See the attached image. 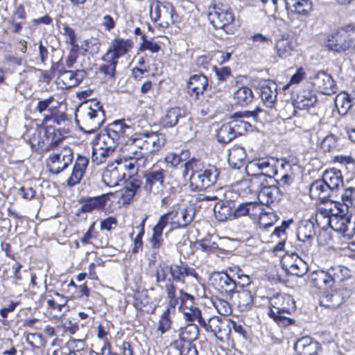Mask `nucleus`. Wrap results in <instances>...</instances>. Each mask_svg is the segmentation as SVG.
Returning <instances> with one entry per match:
<instances>
[{"label":"nucleus","mask_w":355,"mask_h":355,"mask_svg":"<svg viewBox=\"0 0 355 355\" xmlns=\"http://www.w3.org/2000/svg\"><path fill=\"white\" fill-rule=\"evenodd\" d=\"M187 85L190 89H207L208 79L201 73H196L190 77Z\"/></svg>","instance_id":"57"},{"label":"nucleus","mask_w":355,"mask_h":355,"mask_svg":"<svg viewBox=\"0 0 355 355\" xmlns=\"http://www.w3.org/2000/svg\"><path fill=\"white\" fill-rule=\"evenodd\" d=\"M321 148L324 152H331L338 147V138L333 134L327 135L321 141Z\"/></svg>","instance_id":"63"},{"label":"nucleus","mask_w":355,"mask_h":355,"mask_svg":"<svg viewBox=\"0 0 355 355\" xmlns=\"http://www.w3.org/2000/svg\"><path fill=\"white\" fill-rule=\"evenodd\" d=\"M183 313L185 318L188 321H197L198 323L201 325L205 320V317L202 315L201 311L195 306H192L188 309L187 311L183 309Z\"/></svg>","instance_id":"61"},{"label":"nucleus","mask_w":355,"mask_h":355,"mask_svg":"<svg viewBox=\"0 0 355 355\" xmlns=\"http://www.w3.org/2000/svg\"><path fill=\"white\" fill-rule=\"evenodd\" d=\"M44 122L52 121L62 127L63 132L67 130L69 128L70 121L64 112L59 111L56 108L49 109V113L44 115Z\"/></svg>","instance_id":"30"},{"label":"nucleus","mask_w":355,"mask_h":355,"mask_svg":"<svg viewBox=\"0 0 355 355\" xmlns=\"http://www.w3.org/2000/svg\"><path fill=\"white\" fill-rule=\"evenodd\" d=\"M183 177H186L191 171L189 186L192 191L203 190L216 183L219 171L216 166L209 165L204 166L202 163L191 159L184 164Z\"/></svg>","instance_id":"2"},{"label":"nucleus","mask_w":355,"mask_h":355,"mask_svg":"<svg viewBox=\"0 0 355 355\" xmlns=\"http://www.w3.org/2000/svg\"><path fill=\"white\" fill-rule=\"evenodd\" d=\"M105 120L102 103L96 100H89L81 103L76 111V121L80 129L92 133L101 128Z\"/></svg>","instance_id":"3"},{"label":"nucleus","mask_w":355,"mask_h":355,"mask_svg":"<svg viewBox=\"0 0 355 355\" xmlns=\"http://www.w3.org/2000/svg\"><path fill=\"white\" fill-rule=\"evenodd\" d=\"M294 348L298 355H320L321 349L319 343L309 336L297 340Z\"/></svg>","instance_id":"21"},{"label":"nucleus","mask_w":355,"mask_h":355,"mask_svg":"<svg viewBox=\"0 0 355 355\" xmlns=\"http://www.w3.org/2000/svg\"><path fill=\"white\" fill-rule=\"evenodd\" d=\"M336 213L331 214L330 216L325 211L324 213L321 211L317 216V220L320 217L323 218L324 225L329 226L336 232L343 234V236L352 238L355 234V218L353 221L351 217L345 213H341L340 210H337Z\"/></svg>","instance_id":"6"},{"label":"nucleus","mask_w":355,"mask_h":355,"mask_svg":"<svg viewBox=\"0 0 355 355\" xmlns=\"http://www.w3.org/2000/svg\"><path fill=\"white\" fill-rule=\"evenodd\" d=\"M284 266L288 273L298 277L303 276L308 270V264L302 258L293 253L284 258Z\"/></svg>","instance_id":"18"},{"label":"nucleus","mask_w":355,"mask_h":355,"mask_svg":"<svg viewBox=\"0 0 355 355\" xmlns=\"http://www.w3.org/2000/svg\"><path fill=\"white\" fill-rule=\"evenodd\" d=\"M287 10L300 15H308L313 10L311 0H284Z\"/></svg>","instance_id":"26"},{"label":"nucleus","mask_w":355,"mask_h":355,"mask_svg":"<svg viewBox=\"0 0 355 355\" xmlns=\"http://www.w3.org/2000/svg\"><path fill=\"white\" fill-rule=\"evenodd\" d=\"M343 300L342 292L335 290L323 294L320 297V304L326 308L336 309L343 302Z\"/></svg>","instance_id":"34"},{"label":"nucleus","mask_w":355,"mask_h":355,"mask_svg":"<svg viewBox=\"0 0 355 355\" xmlns=\"http://www.w3.org/2000/svg\"><path fill=\"white\" fill-rule=\"evenodd\" d=\"M112 153L111 151H108L107 149L93 143L92 162L96 165L105 163Z\"/></svg>","instance_id":"46"},{"label":"nucleus","mask_w":355,"mask_h":355,"mask_svg":"<svg viewBox=\"0 0 355 355\" xmlns=\"http://www.w3.org/2000/svg\"><path fill=\"white\" fill-rule=\"evenodd\" d=\"M73 151L69 147L61 150L49 156L47 166L52 174H59L65 170L73 161Z\"/></svg>","instance_id":"11"},{"label":"nucleus","mask_w":355,"mask_h":355,"mask_svg":"<svg viewBox=\"0 0 355 355\" xmlns=\"http://www.w3.org/2000/svg\"><path fill=\"white\" fill-rule=\"evenodd\" d=\"M252 90H235L234 98L236 103L244 106L250 103L253 99Z\"/></svg>","instance_id":"60"},{"label":"nucleus","mask_w":355,"mask_h":355,"mask_svg":"<svg viewBox=\"0 0 355 355\" xmlns=\"http://www.w3.org/2000/svg\"><path fill=\"white\" fill-rule=\"evenodd\" d=\"M270 310L268 315L279 327H286L293 324L295 320L286 315L295 310V302L293 297L285 293L274 295L269 300Z\"/></svg>","instance_id":"4"},{"label":"nucleus","mask_w":355,"mask_h":355,"mask_svg":"<svg viewBox=\"0 0 355 355\" xmlns=\"http://www.w3.org/2000/svg\"><path fill=\"white\" fill-rule=\"evenodd\" d=\"M102 59L105 63L101 65L99 67V71L105 74L109 78L112 79L115 74L116 67L118 63V60L113 59L112 60L108 61L105 58V54L103 56Z\"/></svg>","instance_id":"58"},{"label":"nucleus","mask_w":355,"mask_h":355,"mask_svg":"<svg viewBox=\"0 0 355 355\" xmlns=\"http://www.w3.org/2000/svg\"><path fill=\"white\" fill-rule=\"evenodd\" d=\"M147 132L135 134L129 137L121 148V159L128 162L130 168L141 170L148 164Z\"/></svg>","instance_id":"1"},{"label":"nucleus","mask_w":355,"mask_h":355,"mask_svg":"<svg viewBox=\"0 0 355 355\" xmlns=\"http://www.w3.org/2000/svg\"><path fill=\"white\" fill-rule=\"evenodd\" d=\"M125 170L131 174H135L139 171L138 168H130L128 162L125 161L123 163L116 162L108 164L105 168L102 175L103 182L110 187L119 185L125 178Z\"/></svg>","instance_id":"9"},{"label":"nucleus","mask_w":355,"mask_h":355,"mask_svg":"<svg viewBox=\"0 0 355 355\" xmlns=\"http://www.w3.org/2000/svg\"><path fill=\"white\" fill-rule=\"evenodd\" d=\"M88 164L89 159L87 157L81 155L77 156L71 173L67 180L68 186L73 187L80 182L84 177Z\"/></svg>","instance_id":"20"},{"label":"nucleus","mask_w":355,"mask_h":355,"mask_svg":"<svg viewBox=\"0 0 355 355\" xmlns=\"http://www.w3.org/2000/svg\"><path fill=\"white\" fill-rule=\"evenodd\" d=\"M354 197L355 189L349 187L345 189L341 195L343 204H340L339 202H336V204L337 210H340L341 213L347 211L348 208L352 205Z\"/></svg>","instance_id":"53"},{"label":"nucleus","mask_w":355,"mask_h":355,"mask_svg":"<svg viewBox=\"0 0 355 355\" xmlns=\"http://www.w3.org/2000/svg\"><path fill=\"white\" fill-rule=\"evenodd\" d=\"M166 227L159 220L153 228V234L150 239V243L153 249H159L164 243L163 230Z\"/></svg>","instance_id":"54"},{"label":"nucleus","mask_w":355,"mask_h":355,"mask_svg":"<svg viewBox=\"0 0 355 355\" xmlns=\"http://www.w3.org/2000/svg\"><path fill=\"white\" fill-rule=\"evenodd\" d=\"M315 234V225L313 222L305 220L298 225L297 237L299 241L313 240Z\"/></svg>","instance_id":"38"},{"label":"nucleus","mask_w":355,"mask_h":355,"mask_svg":"<svg viewBox=\"0 0 355 355\" xmlns=\"http://www.w3.org/2000/svg\"><path fill=\"white\" fill-rule=\"evenodd\" d=\"M133 46L134 43L132 40L116 37L111 40L110 46L105 53V58L108 61L113 59L118 60L119 58L128 53Z\"/></svg>","instance_id":"15"},{"label":"nucleus","mask_w":355,"mask_h":355,"mask_svg":"<svg viewBox=\"0 0 355 355\" xmlns=\"http://www.w3.org/2000/svg\"><path fill=\"white\" fill-rule=\"evenodd\" d=\"M247 216L252 220H259V223L264 228L267 229L272 226V223H268L267 218L277 220V215L272 211H263V206L257 202H245Z\"/></svg>","instance_id":"16"},{"label":"nucleus","mask_w":355,"mask_h":355,"mask_svg":"<svg viewBox=\"0 0 355 355\" xmlns=\"http://www.w3.org/2000/svg\"><path fill=\"white\" fill-rule=\"evenodd\" d=\"M209 92L210 90H187V94L191 97L190 101L193 100L198 104L205 105L207 103H209V99L212 98Z\"/></svg>","instance_id":"56"},{"label":"nucleus","mask_w":355,"mask_h":355,"mask_svg":"<svg viewBox=\"0 0 355 355\" xmlns=\"http://www.w3.org/2000/svg\"><path fill=\"white\" fill-rule=\"evenodd\" d=\"M238 294V306L242 311H247L250 309L253 303V295L251 291L246 288L241 291L236 290Z\"/></svg>","instance_id":"48"},{"label":"nucleus","mask_w":355,"mask_h":355,"mask_svg":"<svg viewBox=\"0 0 355 355\" xmlns=\"http://www.w3.org/2000/svg\"><path fill=\"white\" fill-rule=\"evenodd\" d=\"M327 46L331 51L341 52L346 51L350 44L349 42L347 40L345 34L341 33V31H337L329 37Z\"/></svg>","instance_id":"28"},{"label":"nucleus","mask_w":355,"mask_h":355,"mask_svg":"<svg viewBox=\"0 0 355 355\" xmlns=\"http://www.w3.org/2000/svg\"><path fill=\"white\" fill-rule=\"evenodd\" d=\"M107 202L105 196H99L83 200L80 210L83 213H89L94 210L103 209Z\"/></svg>","instance_id":"35"},{"label":"nucleus","mask_w":355,"mask_h":355,"mask_svg":"<svg viewBox=\"0 0 355 355\" xmlns=\"http://www.w3.org/2000/svg\"><path fill=\"white\" fill-rule=\"evenodd\" d=\"M132 132V128L125 123L124 120L115 121L102 130L94 143L113 153L119 144L121 137H128Z\"/></svg>","instance_id":"5"},{"label":"nucleus","mask_w":355,"mask_h":355,"mask_svg":"<svg viewBox=\"0 0 355 355\" xmlns=\"http://www.w3.org/2000/svg\"><path fill=\"white\" fill-rule=\"evenodd\" d=\"M170 277L168 278V283H184L185 278L192 277L195 279L198 278V275L193 268L188 266L185 262L179 261L177 263L170 265Z\"/></svg>","instance_id":"17"},{"label":"nucleus","mask_w":355,"mask_h":355,"mask_svg":"<svg viewBox=\"0 0 355 355\" xmlns=\"http://www.w3.org/2000/svg\"><path fill=\"white\" fill-rule=\"evenodd\" d=\"M165 291L168 300V306L166 307L171 311H175V307L180 304V294H177V286L173 282L165 285Z\"/></svg>","instance_id":"43"},{"label":"nucleus","mask_w":355,"mask_h":355,"mask_svg":"<svg viewBox=\"0 0 355 355\" xmlns=\"http://www.w3.org/2000/svg\"><path fill=\"white\" fill-rule=\"evenodd\" d=\"M194 214V210L191 207L173 206L171 211L160 216L159 221L165 227H170L167 234L173 230L188 226L193 221Z\"/></svg>","instance_id":"7"},{"label":"nucleus","mask_w":355,"mask_h":355,"mask_svg":"<svg viewBox=\"0 0 355 355\" xmlns=\"http://www.w3.org/2000/svg\"><path fill=\"white\" fill-rule=\"evenodd\" d=\"M311 282L318 289L325 290L333 287L334 284L327 270H319L314 271L311 276Z\"/></svg>","instance_id":"32"},{"label":"nucleus","mask_w":355,"mask_h":355,"mask_svg":"<svg viewBox=\"0 0 355 355\" xmlns=\"http://www.w3.org/2000/svg\"><path fill=\"white\" fill-rule=\"evenodd\" d=\"M332 192L327 184L322 179L314 181L310 186L309 195L313 199L320 200L322 202L327 200Z\"/></svg>","instance_id":"25"},{"label":"nucleus","mask_w":355,"mask_h":355,"mask_svg":"<svg viewBox=\"0 0 355 355\" xmlns=\"http://www.w3.org/2000/svg\"><path fill=\"white\" fill-rule=\"evenodd\" d=\"M85 76V71L83 70L64 71L60 73L59 80L65 85L64 89H71L77 86Z\"/></svg>","instance_id":"29"},{"label":"nucleus","mask_w":355,"mask_h":355,"mask_svg":"<svg viewBox=\"0 0 355 355\" xmlns=\"http://www.w3.org/2000/svg\"><path fill=\"white\" fill-rule=\"evenodd\" d=\"M278 160L273 158H260L249 162L245 166L247 175H253L252 173L258 172V173L263 174L269 177L272 180L275 175L278 174L275 164Z\"/></svg>","instance_id":"13"},{"label":"nucleus","mask_w":355,"mask_h":355,"mask_svg":"<svg viewBox=\"0 0 355 355\" xmlns=\"http://www.w3.org/2000/svg\"><path fill=\"white\" fill-rule=\"evenodd\" d=\"M252 173L253 175H248L250 177L249 180V187L251 191L259 193V191L262 189L263 187L269 184L268 180L269 177L263 174L258 173V172H254Z\"/></svg>","instance_id":"44"},{"label":"nucleus","mask_w":355,"mask_h":355,"mask_svg":"<svg viewBox=\"0 0 355 355\" xmlns=\"http://www.w3.org/2000/svg\"><path fill=\"white\" fill-rule=\"evenodd\" d=\"M246 158L245 149L241 146H234L229 151L228 163L234 168H240Z\"/></svg>","instance_id":"39"},{"label":"nucleus","mask_w":355,"mask_h":355,"mask_svg":"<svg viewBox=\"0 0 355 355\" xmlns=\"http://www.w3.org/2000/svg\"><path fill=\"white\" fill-rule=\"evenodd\" d=\"M149 15L154 23L159 22V26L167 28L177 21L175 8L168 1H153L150 6Z\"/></svg>","instance_id":"8"},{"label":"nucleus","mask_w":355,"mask_h":355,"mask_svg":"<svg viewBox=\"0 0 355 355\" xmlns=\"http://www.w3.org/2000/svg\"><path fill=\"white\" fill-rule=\"evenodd\" d=\"M275 49L279 58H286L291 55L293 51V42L288 37L282 36L277 40Z\"/></svg>","instance_id":"42"},{"label":"nucleus","mask_w":355,"mask_h":355,"mask_svg":"<svg viewBox=\"0 0 355 355\" xmlns=\"http://www.w3.org/2000/svg\"><path fill=\"white\" fill-rule=\"evenodd\" d=\"M211 281L215 288L226 297L232 299L233 295L236 293L237 284L227 272H214Z\"/></svg>","instance_id":"14"},{"label":"nucleus","mask_w":355,"mask_h":355,"mask_svg":"<svg viewBox=\"0 0 355 355\" xmlns=\"http://www.w3.org/2000/svg\"><path fill=\"white\" fill-rule=\"evenodd\" d=\"M314 85L318 89H333L334 81L330 75L320 73L315 77Z\"/></svg>","instance_id":"59"},{"label":"nucleus","mask_w":355,"mask_h":355,"mask_svg":"<svg viewBox=\"0 0 355 355\" xmlns=\"http://www.w3.org/2000/svg\"><path fill=\"white\" fill-rule=\"evenodd\" d=\"M280 173H288L293 177V168L297 165V159L293 157H288L281 159Z\"/></svg>","instance_id":"62"},{"label":"nucleus","mask_w":355,"mask_h":355,"mask_svg":"<svg viewBox=\"0 0 355 355\" xmlns=\"http://www.w3.org/2000/svg\"><path fill=\"white\" fill-rule=\"evenodd\" d=\"M208 19L216 29H223L227 33L233 32L234 16L227 8L214 5L209 8Z\"/></svg>","instance_id":"10"},{"label":"nucleus","mask_w":355,"mask_h":355,"mask_svg":"<svg viewBox=\"0 0 355 355\" xmlns=\"http://www.w3.org/2000/svg\"><path fill=\"white\" fill-rule=\"evenodd\" d=\"M199 330L198 327L195 324H189L185 326L180 333V339L182 343L190 342L196 340L198 337Z\"/></svg>","instance_id":"52"},{"label":"nucleus","mask_w":355,"mask_h":355,"mask_svg":"<svg viewBox=\"0 0 355 355\" xmlns=\"http://www.w3.org/2000/svg\"><path fill=\"white\" fill-rule=\"evenodd\" d=\"M200 326L207 332L212 334L217 338L226 333L225 322L219 316H213L207 319L205 318Z\"/></svg>","instance_id":"23"},{"label":"nucleus","mask_w":355,"mask_h":355,"mask_svg":"<svg viewBox=\"0 0 355 355\" xmlns=\"http://www.w3.org/2000/svg\"><path fill=\"white\" fill-rule=\"evenodd\" d=\"M334 284L340 283L349 277V269L341 265H334L327 269Z\"/></svg>","instance_id":"41"},{"label":"nucleus","mask_w":355,"mask_h":355,"mask_svg":"<svg viewBox=\"0 0 355 355\" xmlns=\"http://www.w3.org/2000/svg\"><path fill=\"white\" fill-rule=\"evenodd\" d=\"M175 311L165 309L160 315L157 324V331L159 332L160 334H165L171 329L172 324L171 315H173Z\"/></svg>","instance_id":"49"},{"label":"nucleus","mask_w":355,"mask_h":355,"mask_svg":"<svg viewBox=\"0 0 355 355\" xmlns=\"http://www.w3.org/2000/svg\"><path fill=\"white\" fill-rule=\"evenodd\" d=\"M67 132V130H65V132H63V129H55L51 125L46 126L44 130V137L46 142V150L53 148L62 141L65 137V134Z\"/></svg>","instance_id":"27"},{"label":"nucleus","mask_w":355,"mask_h":355,"mask_svg":"<svg viewBox=\"0 0 355 355\" xmlns=\"http://www.w3.org/2000/svg\"><path fill=\"white\" fill-rule=\"evenodd\" d=\"M232 130L229 123L222 125L217 133L218 141L224 144L231 141L236 137Z\"/></svg>","instance_id":"55"},{"label":"nucleus","mask_w":355,"mask_h":355,"mask_svg":"<svg viewBox=\"0 0 355 355\" xmlns=\"http://www.w3.org/2000/svg\"><path fill=\"white\" fill-rule=\"evenodd\" d=\"M165 174V170L159 166H153L144 175L145 179L144 189L146 192L153 195L161 193L164 187V179Z\"/></svg>","instance_id":"12"},{"label":"nucleus","mask_w":355,"mask_h":355,"mask_svg":"<svg viewBox=\"0 0 355 355\" xmlns=\"http://www.w3.org/2000/svg\"><path fill=\"white\" fill-rule=\"evenodd\" d=\"M322 180L332 192L343 185L342 173L340 170L336 168L327 170L323 173Z\"/></svg>","instance_id":"33"},{"label":"nucleus","mask_w":355,"mask_h":355,"mask_svg":"<svg viewBox=\"0 0 355 355\" xmlns=\"http://www.w3.org/2000/svg\"><path fill=\"white\" fill-rule=\"evenodd\" d=\"M148 152L158 151L165 144L166 139L164 135L157 132H147Z\"/></svg>","instance_id":"47"},{"label":"nucleus","mask_w":355,"mask_h":355,"mask_svg":"<svg viewBox=\"0 0 355 355\" xmlns=\"http://www.w3.org/2000/svg\"><path fill=\"white\" fill-rule=\"evenodd\" d=\"M214 212L215 217L219 221H225L232 215L230 206L221 200L214 203Z\"/></svg>","instance_id":"50"},{"label":"nucleus","mask_w":355,"mask_h":355,"mask_svg":"<svg viewBox=\"0 0 355 355\" xmlns=\"http://www.w3.org/2000/svg\"><path fill=\"white\" fill-rule=\"evenodd\" d=\"M171 348L175 355H198V350L192 343H182L181 340H174L171 344Z\"/></svg>","instance_id":"40"},{"label":"nucleus","mask_w":355,"mask_h":355,"mask_svg":"<svg viewBox=\"0 0 355 355\" xmlns=\"http://www.w3.org/2000/svg\"><path fill=\"white\" fill-rule=\"evenodd\" d=\"M282 191L280 188L274 184L263 187L258 193V198L260 203L263 205H269L274 202H277L282 196Z\"/></svg>","instance_id":"22"},{"label":"nucleus","mask_w":355,"mask_h":355,"mask_svg":"<svg viewBox=\"0 0 355 355\" xmlns=\"http://www.w3.org/2000/svg\"><path fill=\"white\" fill-rule=\"evenodd\" d=\"M247 112H235L232 115V121L229 122L232 128L233 132L236 136L243 135L250 127V124L243 120V118L248 117Z\"/></svg>","instance_id":"31"},{"label":"nucleus","mask_w":355,"mask_h":355,"mask_svg":"<svg viewBox=\"0 0 355 355\" xmlns=\"http://www.w3.org/2000/svg\"><path fill=\"white\" fill-rule=\"evenodd\" d=\"M355 103L354 90H341L335 98L336 107H342L345 111L348 110Z\"/></svg>","instance_id":"37"},{"label":"nucleus","mask_w":355,"mask_h":355,"mask_svg":"<svg viewBox=\"0 0 355 355\" xmlns=\"http://www.w3.org/2000/svg\"><path fill=\"white\" fill-rule=\"evenodd\" d=\"M313 90H297L292 93V97L294 98L295 105L300 109H304L313 106L317 101L315 94Z\"/></svg>","instance_id":"24"},{"label":"nucleus","mask_w":355,"mask_h":355,"mask_svg":"<svg viewBox=\"0 0 355 355\" xmlns=\"http://www.w3.org/2000/svg\"><path fill=\"white\" fill-rule=\"evenodd\" d=\"M22 265L17 262L12 266L13 275L11 277L14 285L23 287L28 278V272L26 270L21 271Z\"/></svg>","instance_id":"45"},{"label":"nucleus","mask_w":355,"mask_h":355,"mask_svg":"<svg viewBox=\"0 0 355 355\" xmlns=\"http://www.w3.org/2000/svg\"><path fill=\"white\" fill-rule=\"evenodd\" d=\"M26 137L28 138L33 149L38 150L43 148L46 150V139L44 137V130L42 129L36 128L29 130Z\"/></svg>","instance_id":"36"},{"label":"nucleus","mask_w":355,"mask_h":355,"mask_svg":"<svg viewBox=\"0 0 355 355\" xmlns=\"http://www.w3.org/2000/svg\"><path fill=\"white\" fill-rule=\"evenodd\" d=\"M261 98L264 105L272 107L277 101V90H261Z\"/></svg>","instance_id":"64"},{"label":"nucleus","mask_w":355,"mask_h":355,"mask_svg":"<svg viewBox=\"0 0 355 355\" xmlns=\"http://www.w3.org/2000/svg\"><path fill=\"white\" fill-rule=\"evenodd\" d=\"M181 110L179 107H172L169 109L164 116L162 118V124L164 127L175 126L180 118H182Z\"/></svg>","instance_id":"51"},{"label":"nucleus","mask_w":355,"mask_h":355,"mask_svg":"<svg viewBox=\"0 0 355 355\" xmlns=\"http://www.w3.org/2000/svg\"><path fill=\"white\" fill-rule=\"evenodd\" d=\"M153 115V110L148 106H138L129 116L132 125L141 129L148 128L150 125V116Z\"/></svg>","instance_id":"19"}]
</instances>
